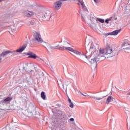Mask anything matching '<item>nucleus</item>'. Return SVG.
Segmentation results:
<instances>
[{
    "mask_svg": "<svg viewBox=\"0 0 130 130\" xmlns=\"http://www.w3.org/2000/svg\"><path fill=\"white\" fill-rule=\"evenodd\" d=\"M104 54L106 55H109V57H113L118 54V48L117 47L111 48L108 46L105 49L101 48L98 54H96V56L104 55Z\"/></svg>",
    "mask_w": 130,
    "mask_h": 130,
    "instance_id": "nucleus-1",
    "label": "nucleus"
},
{
    "mask_svg": "<svg viewBox=\"0 0 130 130\" xmlns=\"http://www.w3.org/2000/svg\"><path fill=\"white\" fill-rule=\"evenodd\" d=\"M70 46V43L67 42H63L62 43V46L59 47V49L61 50H69V51H71L73 52L77 55H79L81 59H85V58H88L87 56L84 54L83 52H81L78 50L74 49L72 47H69Z\"/></svg>",
    "mask_w": 130,
    "mask_h": 130,
    "instance_id": "nucleus-2",
    "label": "nucleus"
},
{
    "mask_svg": "<svg viewBox=\"0 0 130 130\" xmlns=\"http://www.w3.org/2000/svg\"><path fill=\"white\" fill-rule=\"evenodd\" d=\"M26 47H27V44L25 43L22 46L20 47L16 51H6L3 52L1 54L0 56L1 57H5V56H7V55H10V56H13V55H17V52L21 53V52H22L23 50H25Z\"/></svg>",
    "mask_w": 130,
    "mask_h": 130,
    "instance_id": "nucleus-3",
    "label": "nucleus"
},
{
    "mask_svg": "<svg viewBox=\"0 0 130 130\" xmlns=\"http://www.w3.org/2000/svg\"><path fill=\"white\" fill-rule=\"evenodd\" d=\"M106 57L104 55H101L100 56H95L94 58L90 59L91 67L92 69H96L97 68V62L100 60H104Z\"/></svg>",
    "mask_w": 130,
    "mask_h": 130,
    "instance_id": "nucleus-4",
    "label": "nucleus"
},
{
    "mask_svg": "<svg viewBox=\"0 0 130 130\" xmlns=\"http://www.w3.org/2000/svg\"><path fill=\"white\" fill-rule=\"evenodd\" d=\"M34 39L32 40L35 42H39V43H42L43 42V39H42L40 32L35 31L34 34Z\"/></svg>",
    "mask_w": 130,
    "mask_h": 130,
    "instance_id": "nucleus-5",
    "label": "nucleus"
},
{
    "mask_svg": "<svg viewBox=\"0 0 130 130\" xmlns=\"http://www.w3.org/2000/svg\"><path fill=\"white\" fill-rule=\"evenodd\" d=\"M42 45H43V46H44L45 48L47 49V51H49L50 49H56V48H58V47H59V45H58L56 47H53L51 46V44L44 41H43V42L42 43Z\"/></svg>",
    "mask_w": 130,
    "mask_h": 130,
    "instance_id": "nucleus-6",
    "label": "nucleus"
},
{
    "mask_svg": "<svg viewBox=\"0 0 130 130\" xmlns=\"http://www.w3.org/2000/svg\"><path fill=\"white\" fill-rule=\"evenodd\" d=\"M51 18V12L49 10H46L44 13V19L45 21H49Z\"/></svg>",
    "mask_w": 130,
    "mask_h": 130,
    "instance_id": "nucleus-7",
    "label": "nucleus"
},
{
    "mask_svg": "<svg viewBox=\"0 0 130 130\" xmlns=\"http://www.w3.org/2000/svg\"><path fill=\"white\" fill-rule=\"evenodd\" d=\"M90 20H91V24L94 25L95 27H96V23H98V21L100 22V23H104V22H105L104 19L100 18L92 17V19H90Z\"/></svg>",
    "mask_w": 130,
    "mask_h": 130,
    "instance_id": "nucleus-8",
    "label": "nucleus"
},
{
    "mask_svg": "<svg viewBox=\"0 0 130 130\" xmlns=\"http://www.w3.org/2000/svg\"><path fill=\"white\" fill-rule=\"evenodd\" d=\"M22 13L25 18H30L34 16V12L29 10H24Z\"/></svg>",
    "mask_w": 130,
    "mask_h": 130,
    "instance_id": "nucleus-9",
    "label": "nucleus"
},
{
    "mask_svg": "<svg viewBox=\"0 0 130 130\" xmlns=\"http://www.w3.org/2000/svg\"><path fill=\"white\" fill-rule=\"evenodd\" d=\"M61 6H62V2L59 0L53 4L54 9H55L56 11H58V10L61 8Z\"/></svg>",
    "mask_w": 130,
    "mask_h": 130,
    "instance_id": "nucleus-10",
    "label": "nucleus"
},
{
    "mask_svg": "<svg viewBox=\"0 0 130 130\" xmlns=\"http://www.w3.org/2000/svg\"><path fill=\"white\" fill-rule=\"evenodd\" d=\"M37 6V3H35L34 4H31L28 2H26L24 4V8H26L27 9H33L34 7H36Z\"/></svg>",
    "mask_w": 130,
    "mask_h": 130,
    "instance_id": "nucleus-11",
    "label": "nucleus"
},
{
    "mask_svg": "<svg viewBox=\"0 0 130 130\" xmlns=\"http://www.w3.org/2000/svg\"><path fill=\"white\" fill-rule=\"evenodd\" d=\"M27 55H29V56L28 57V58H34V59H36V58H38V59H41V58H40L39 56H37L36 54L32 52L28 53L27 54Z\"/></svg>",
    "mask_w": 130,
    "mask_h": 130,
    "instance_id": "nucleus-12",
    "label": "nucleus"
},
{
    "mask_svg": "<svg viewBox=\"0 0 130 130\" xmlns=\"http://www.w3.org/2000/svg\"><path fill=\"white\" fill-rule=\"evenodd\" d=\"M89 51L93 54V55H97V53L98 52V51L96 50V47L93 44H91Z\"/></svg>",
    "mask_w": 130,
    "mask_h": 130,
    "instance_id": "nucleus-13",
    "label": "nucleus"
},
{
    "mask_svg": "<svg viewBox=\"0 0 130 130\" xmlns=\"http://www.w3.org/2000/svg\"><path fill=\"white\" fill-rule=\"evenodd\" d=\"M127 45H130L129 42L127 40H124L122 43L121 48H122V49H128Z\"/></svg>",
    "mask_w": 130,
    "mask_h": 130,
    "instance_id": "nucleus-14",
    "label": "nucleus"
},
{
    "mask_svg": "<svg viewBox=\"0 0 130 130\" xmlns=\"http://www.w3.org/2000/svg\"><path fill=\"white\" fill-rule=\"evenodd\" d=\"M121 31V29H118V30H114V31H113L111 32L107 33V35H111V36L117 35V34H118L119 33V32H120Z\"/></svg>",
    "mask_w": 130,
    "mask_h": 130,
    "instance_id": "nucleus-15",
    "label": "nucleus"
},
{
    "mask_svg": "<svg viewBox=\"0 0 130 130\" xmlns=\"http://www.w3.org/2000/svg\"><path fill=\"white\" fill-rule=\"evenodd\" d=\"M112 101H114V98H112L111 96H109L106 101V104H109L110 102H112Z\"/></svg>",
    "mask_w": 130,
    "mask_h": 130,
    "instance_id": "nucleus-16",
    "label": "nucleus"
},
{
    "mask_svg": "<svg viewBox=\"0 0 130 130\" xmlns=\"http://www.w3.org/2000/svg\"><path fill=\"white\" fill-rule=\"evenodd\" d=\"M28 113H32L35 111V107H29L27 109Z\"/></svg>",
    "mask_w": 130,
    "mask_h": 130,
    "instance_id": "nucleus-17",
    "label": "nucleus"
},
{
    "mask_svg": "<svg viewBox=\"0 0 130 130\" xmlns=\"http://www.w3.org/2000/svg\"><path fill=\"white\" fill-rule=\"evenodd\" d=\"M78 2H79V3H80V5L82 6V8L83 11H84V12H88V9L86 7V6H85V5H84L83 4V3L80 2V0H79Z\"/></svg>",
    "mask_w": 130,
    "mask_h": 130,
    "instance_id": "nucleus-18",
    "label": "nucleus"
},
{
    "mask_svg": "<svg viewBox=\"0 0 130 130\" xmlns=\"http://www.w3.org/2000/svg\"><path fill=\"white\" fill-rule=\"evenodd\" d=\"M11 100H13V98L12 96H9L3 100V102H10Z\"/></svg>",
    "mask_w": 130,
    "mask_h": 130,
    "instance_id": "nucleus-19",
    "label": "nucleus"
},
{
    "mask_svg": "<svg viewBox=\"0 0 130 130\" xmlns=\"http://www.w3.org/2000/svg\"><path fill=\"white\" fill-rule=\"evenodd\" d=\"M41 97L43 99V100H45L46 98V96L45 95V92L44 91H42L41 93Z\"/></svg>",
    "mask_w": 130,
    "mask_h": 130,
    "instance_id": "nucleus-20",
    "label": "nucleus"
},
{
    "mask_svg": "<svg viewBox=\"0 0 130 130\" xmlns=\"http://www.w3.org/2000/svg\"><path fill=\"white\" fill-rule=\"evenodd\" d=\"M36 20H32L29 21V23H28V25H32V26H36Z\"/></svg>",
    "mask_w": 130,
    "mask_h": 130,
    "instance_id": "nucleus-21",
    "label": "nucleus"
},
{
    "mask_svg": "<svg viewBox=\"0 0 130 130\" xmlns=\"http://www.w3.org/2000/svg\"><path fill=\"white\" fill-rule=\"evenodd\" d=\"M67 117V115H66V113L64 112H61V118H66Z\"/></svg>",
    "mask_w": 130,
    "mask_h": 130,
    "instance_id": "nucleus-22",
    "label": "nucleus"
},
{
    "mask_svg": "<svg viewBox=\"0 0 130 130\" xmlns=\"http://www.w3.org/2000/svg\"><path fill=\"white\" fill-rule=\"evenodd\" d=\"M91 98H93V99H95V100H101L104 98L105 96H103L102 98H97L95 96H91Z\"/></svg>",
    "mask_w": 130,
    "mask_h": 130,
    "instance_id": "nucleus-23",
    "label": "nucleus"
},
{
    "mask_svg": "<svg viewBox=\"0 0 130 130\" xmlns=\"http://www.w3.org/2000/svg\"><path fill=\"white\" fill-rule=\"evenodd\" d=\"M3 130H11V127L10 125H7L6 127L3 129Z\"/></svg>",
    "mask_w": 130,
    "mask_h": 130,
    "instance_id": "nucleus-24",
    "label": "nucleus"
},
{
    "mask_svg": "<svg viewBox=\"0 0 130 130\" xmlns=\"http://www.w3.org/2000/svg\"><path fill=\"white\" fill-rule=\"evenodd\" d=\"M69 106L71 107V108H74V104L72 102L70 103Z\"/></svg>",
    "mask_w": 130,
    "mask_h": 130,
    "instance_id": "nucleus-25",
    "label": "nucleus"
},
{
    "mask_svg": "<svg viewBox=\"0 0 130 130\" xmlns=\"http://www.w3.org/2000/svg\"><path fill=\"white\" fill-rule=\"evenodd\" d=\"M9 23L10 25H8V27H11V26H13V25H14V23H13V21H10V22H9Z\"/></svg>",
    "mask_w": 130,
    "mask_h": 130,
    "instance_id": "nucleus-26",
    "label": "nucleus"
},
{
    "mask_svg": "<svg viewBox=\"0 0 130 130\" xmlns=\"http://www.w3.org/2000/svg\"><path fill=\"white\" fill-rule=\"evenodd\" d=\"M94 3H95V4H99V3H100V1L99 0H93Z\"/></svg>",
    "mask_w": 130,
    "mask_h": 130,
    "instance_id": "nucleus-27",
    "label": "nucleus"
},
{
    "mask_svg": "<svg viewBox=\"0 0 130 130\" xmlns=\"http://www.w3.org/2000/svg\"><path fill=\"white\" fill-rule=\"evenodd\" d=\"M105 22L107 24H109V21L108 20V19H107L105 20Z\"/></svg>",
    "mask_w": 130,
    "mask_h": 130,
    "instance_id": "nucleus-28",
    "label": "nucleus"
},
{
    "mask_svg": "<svg viewBox=\"0 0 130 130\" xmlns=\"http://www.w3.org/2000/svg\"><path fill=\"white\" fill-rule=\"evenodd\" d=\"M70 121H75V119L71 118L70 119Z\"/></svg>",
    "mask_w": 130,
    "mask_h": 130,
    "instance_id": "nucleus-29",
    "label": "nucleus"
},
{
    "mask_svg": "<svg viewBox=\"0 0 130 130\" xmlns=\"http://www.w3.org/2000/svg\"><path fill=\"white\" fill-rule=\"evenodd\" d=\"M68 102H69V103H72V101L71 100V99H70L69 97H68Z\"/></svg>",
    "mask_w": 130,
    "mask_h": 130,
    "instance_id": "nucleus-30",
    "label": "nucleus"
},
{
    "mask_svg": "<svg viewBox=\"0 0 130 130\" xmlns=\"http://www.w3.org/2000/svg\"><path fill=\"white\" fill-rule=\"evenodd\" d=\"M11 30L12 32H16V29L15 28H11Z\"/></svg>",
    "mask_w": 130,
    "mask_h": 130,
    "instance_id": "nucleus-31",
    "label": "nucleus"
},
{
    "mask_svg": "<svg viewBox=\"0 0 130 130\" xmlns=\"http://www.w3.org/2000/svg\"><path fill=\"white\" fill-rule=\"evenodd\" d=\"M108 20L109 21H111V20H112V17H110L109 19H108Z\"/></svg>",
    "mask_w": 130,
    "mask_h": 130,
    "instance_id": "nucleus-32",
    "label": "nucleus"
},
{
    "mask_svg": "<svg viewBox=\"0 0 130 130\" xmlns=\"http://www.w3.org/2000/svg\"><path fill=\"white\" fill-rule=\"evenodd\" d=\"M60 1V2H67V1L68 0H59Z\"/></svg>",
    "mask_w": 130,
    "mask_h": 130,
    "instance_id": "nucleus-33",
    "label": "nucleus"
},
{
    "mask_svg": "<svg viewBox=\"0 0 130 130\" xmlns=\"http://www.w3.org/2000/svg\"><path fill=\"white\" fill-rule=\"evenodd\" d=\"M81 17H82V18H83L84 19V17H85V14L82 15Z\"/></svg>",
    "mask_w": 130,
    "mask_h": 130,
    "instance_id": "nucleus-34",
    "label": "nucleus"
},
{
    "mask_svg": "<svg viewBox=\"0 0 130 130\" xmlns=\"http://www.w3.org/2000/svg\"><path fill=\"white\" fill-rule=\"evenodd\" d=\"M80 94H81V95H83V96H85V94H83V93L80 92Z\"/></svg>",
    "mask_w": 130,
    "mask_h": 130,
    "instance_id": "nucleus-35",
    "label": "nucleus"
},
{
    "mask_svg": "<svg viewBox=\"0 0 130 130\" xmlns=\"http://www.w3.org/2000/svg\"><path fill=\"white\" fill-rule=\"evenodd\" d=\"M2 62V58H0V63Z\"/></svg>",
    "mask_w": 130,
    "mask_h": 130,
    "instance_id": "nucleus-36",
    "label": "nucleus"
},
{
    "mask_svg": "<svg viewBox=\"0 0 130 130\" xmlns=\"http://www.w3.org/2000/svg\"><path fill=\"white\" fill-rule=\"evenodd\" d=\"M67 89H66V92L67 95H68V93H67Z\"/></svg>",
    "mask_w": 130,
    "mask_h": 130,
    "instance_id": "nucleus-37",
    "label": "nucleus"
},
{
    "mask_svg": "<svg viewBox=\"0 0 130 130\" xmlns=\"http://www.w3.org/2000/svg\"><path fill=\"white\" fill-rule=\"evenodd\" d=\"M127 95H130V92L128 93Z\"/></svg>",
    "mask_w": 130,
    "mask_h": 130,
    "instance_id": "nucleus-38",
    "label": "nucleus"
},
{
    "mask_svg": "<svg viewBox=\"0 0 130 130\" xmlns=\"http://www.w3.org/2000/svg\"><path fill=\"white\" fill-rule=\"evenodd\" d=\"M83 96H88V95H86V94H84V95H83Z\"/></svg>",
    "mask_w": 130,
    "mask_h": 130,
    "instance_id": "nucleus-39",
    "label": "nucleus"
},
{
    "mask_svg": "<svg viewBox=\"0 0 130 130\" xmlns=\"http://www.w3.org/2000/svg\"><path fill=\"white\" fill-rule=\"evenodd\" d=\"M51 67H53V65H51Z\"/></svg>",
    "mask_w": 130,
    "mask_h": 130,
    "instance_id": "nucleus-40",
    "label": "nucleus"
},
{
    "mask_svg": "<svg viewBox=\"0 0 130 130\" xmlns=\"http://www.w3.org/2000/svg\"><path fill=\"white\" fill-rule=\"evenodd\" d=\"M74 125H76V123H74Z\"/></svg>",
    "mask_w": 130,
    "mask_h": 130,
    "instance_id": "nucleus-41",
    "label": "nucleus"
},
{
    "mask_svg": "<svg viewBox=\"0 0 130 130\" xmlns=\"http://www.w3.org/2000/svg\"><path fill=\"white\" fill-rule=\"evenodd\" d=\"M67 96H68V98H69V96H68V95H67Z\"/></svg>",
    "mask_w": 130,
    "mask_h": 130,
    "instance_id": "nucleus-42",
    "label": "nucleus"
},
{
    "mask_svg": "<svg viewBox=\"0 0 130 130\" xmlns=\"http://www.w3.org/2000/svg\"><path fill=\"white\" fill-rule=\"evenodd\" d=\"M0 2H2V0H0Z\"/></svg>",
    "mask_w": 130,
    "mask_h": 130,
    "instance_id": "nucleus-43",
    "label": "nucleus"
}]
</instances>
